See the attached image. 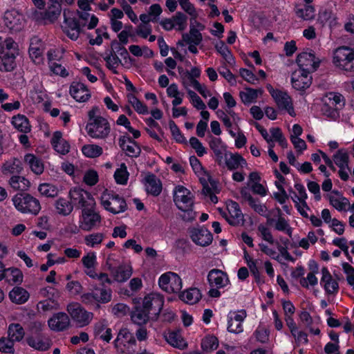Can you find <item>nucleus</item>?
Wrapping results in <instances>:
<instances>
[{"mask_svg":"<svg viewBox=\"0 0 354 354\" xmlns=\"http://www.w3.org/2000/svg\"><path fill=\"white\" fill-rule=\"evenodd\" d=\"M257 236L270 245H273L275 243L271 230L268 226L264 224H260L258 225Z\"/></svg>","mask_w":354,"mask_h":354,"instance_id":"obj_59","label":"nucleus"},{"mask_svg":"<svg viewBox=\"0 0 354 354\" xmlns=\"http://www.w3.org/2000/svg\"><path fill=\"white\" fill-rule=\"evenodd\" d=\"M71 95L79 102H85L88 101L91 93L88 87L81 82H73L70 86Z\"/></svg>","mask_w":354,"mask_h":354,"instance_id":"obj_29","label":"nucleus"},{"mask_svg":"<svg viewBox=\"0 0 354 354\" xmlns=\"http://www.w3.org/2000/svg\"><path fill=\"white\" fill-rule=\"evenodd\" d=\"M28 96L32 103L39 104L45 100L46 93L44 91L43 86L39 83H37L30 90Z\"/></svg>","mask_w":354,"mask_h":354,"instance_id":"obj_50","label":"nucleus"},{"mask_svg":"<svg viewBox=\"0 0 354 354\" xmlns=\"http://www.w3.org/2000/svg\"><path fill=\"white\" fill-rule=\"evenodd\" d=\"M328 198L330 204L339 212L346 210L349 205L348 199L337 191L330 192L328 195Z\"/></svg>","mask_w":354,"mask_h":354,"instance_id":"obj_40","label":"nucleus"},{"mask_svg":"<svg viewBox=\"0 0 354 354\" xmlns=\"http://www.w3.org/2000/svg\"><path fill=\"white\" fill-rule=\"evenodd\" d=\"M223 161L230 170L242 169L248 166L246 160L238 153L227 151L223 156Z\"/></svg>","mask_w":354,"mask_h":354,"instance_id":"obj_32","label":"nucleus"},{"mask_svg":"<svg viewBox=\"0 0 354 354\" xmlns=\"http://www.w3.org/2000/svg\"><path fill=\"white\" fill-rule=\"evenodd\" d=\"M39 194L45 197L54 198L59 194L57 187L51 183H41L38 187Z\"/></svg>","mask_w":354,"mask_h":354,"instance_id":"obj_60","label":"nucleus"},{"mask_svg":"<svg viewBox=\"0 0 354 354\" xmlns=\"http://www.w3.org/2000/svg\"><path fill=\"white\" fill-rule=\"evenodd\" d=\"M158 284L162 290L168 293L178 292L183 287L181 278L178 274L172 272L161 274L158 279Z\"/></svg>","mask_w":354,"mask_h":354,"instance_id":"obj_14","label":"nucleus"},{"mask_svg":"<svg viewBox=\"0 0 354 354\" xmlns=\"http://www.w3.org/2000/svg\"><path fill=\"white\" fill-rule=\"evenodd\" d=\"M209 145L215 155L216 162L219 165H222L223 163V156L227 151L225 145L220 138L211 137Z\"/></svg>","mask_w":354,"mask_h":354,"instance_id":"obj_37","label":"nucleus"},{"mask_svg":"<svg viewBox=\"0 0 354 354\" xmlns=\"http://www.w3.org/2000/svg\"><path fill=\"white\" fill-rule=\"evenodd\" d=\"M64 1L48 0L47 9L44 11L36 12L34 14L35 19L44 25L55 23L61 15L62 4Z\"/></svg>","mask_w":354,"mask_h":354,"instance_id":"obj_6","label":"nucleus"},{"mask_svg":"<svg viewBox=\"0 0 354 354\" xmlns=\"http://www.w3.org/2000/svg\"><path fill=\"white\" fill-rule=\"evenodd\" d=\"M120 146L129 156L136 157L140 154V147L129 137L124 136L121 138L120 140Z\"/></svg>","mask_w":354,"mask_h":354,"instance_id":"obj_41","label":"nucleus"},{"mask_svg":"<svg viewBox=\"0 0 354 354\" xmlns=\"http://www.w3.org/2000/svg\"><path fill=\"white\" fill-rule=\"evenodd\" d=\"M261 93L262 91L261 89L246 88L239 93V96L244 104H250L255 102Z\"/></svg>","mask_w":354,"mask_h":354,"instance_id":"obj_47","label":"nucleus"},{"mask_svg":"<svg viewBox=\"0 0 354 354\" xmlns=\"http://www.w3.org/2000/svg\"><path fill=\"white\" fill-rule=\"evenodd\" d=\"M27 344L35 350L45 351L51 346V340L43 334L35 335H28Z\"/></svg>","mask_w":354,"mask_h":354,"instance_id":"obj_30","label":"nucleus"},{"mask_svg":"<svg viewBox=\"0 0 354 354\" xmlns=\"http://www.w3.org/2000/svg\"><path fill=\"white\" fill-rule=\"evenodd\" d=\"M279 216L277 219H268V223L270 225H273L274 230L283 232L288 235L290 237L292 234V228L290 225L288 221L281 216V212L280 209H277Z\"/></svg>","mask_w":354,"mask_h":354,"instance_id":"obj_38","label":"nucleus"},{"mask_svg":"<svg viewBox=\"0 0 354 354\" xmlns=\"http://www.w3.org/2000/svg\"><path fill=\"white\" fill-rule=\"evenodd\" d=\"M95 335L101 339L109 342L111 338V330L104 322H98L95 326Z\"/></svg>","mask_w":354,"mask_h":354,"instance_id":"obj_57","label":"nucleus"},{"mask_svg":"<svg viewBox=\"0 0 354 354\" xmlns=\"http://www.w3.org/2000/svg\"><path fill=\"white\" fill-rule=\"evenodd\" d=\"M207 281L211 287L223 288L230 283V279L226 272L219 269H212L207 274Z\"/></svg>","mask_w":354,"mask_h":354,"instance_id":"obj_27","label":"nucleus"},{"mask_svg":"<svg viewBox=\"0 0 354 354\" xmlns=\"http://www.w3.org/2000/svg\"><path fill=\"white\" fill-rule=\"evenodd\" d=\"M44 49V44L39 37H33L31 38L28 53L33 62L37 64L42 62Z\"/></svg>","mask_w":354,"mask_h":354,"instance_id":"obj_31","label":"nucleus"},{"mask_svg":"<svg viewBox=\"0 0 354 354\" xmlns=\"http://www.w3.org/2000/svg\"><path fill=\"white\" fill-rule=\"evenodd\" d=\"M104 239L102 233H92L84 237L85 244L90 248H97Z\"/></svg>","mask_w":354,"mask_h":354,"instance_id":"obj_64","label":"nucleus"},{"mask_svg":"<svg viewBox=\"0 0 354 354\" xmlns=\"http://www.w3.org/2000/svg\"><path fill=\"white\" fill-rule=\"evenodd\" d=\"M164 304L163 297L158 293L152 292L143 299L142 308L155 319L160 313Z\"/></svg>","mask_w":354,"mask_h":354,"instance_id":"obj_16","label":"nucleus"},{"mask_svg":"<svg viewBox=\"0 0 354 354\" xmlns=\"http://www.w3.org/2000/svg\"><path fill=\"white\" fill-rule=\"evenodd\" d=\"M21 170V162L17 158H11L7 160L1 167V171L6 175L20 173Z\"/></svg>","mask_w":354,"mask_h":354,"instance_id":"obj_49","label":"nucleus"},{"mask_svg":"<svg viewBox=\"0 0 354 354\" xmlns=\"http://www.w3.org/2000/svg\"><path fill=\"white\" fill-rule=\"evenodd\" d=\"M10 300L17 304L26 303L29 297V292L21 287H15L9 293Z\"/></svg>","mask_w":354,"mask_h":354,"instance_id":"obj_45","label":"nucleus"},{"mask_svg":"<svg viewBox=\"0 0 354 354\" xmlns=\"http://www.w3.org/2000/svg\"><path fill=\"white\" fill-rule=\"evenodd\" d=\"M113 279L120 283L128 280L133 273V268L130 263H124L111 270Z\"/></svg>","mask_w":354,"mask_h":354,"instance_id":"obj_35","label":"nucleus"},{"mask_svg":"<svg viewBox=\"0 0 354 354\" xmlns=\"http://www.w3.org/2000/svg\"><path fill=\"white\" fill-rule=\"evenodd\" d=\"M84 273L91 278L96 277L95 269L97 266V256L94 252H88L82 258Z\"/></svg>","mask_w":354,"mask_h":354,"instance_id":"obj_33","label":"nucleus"},{"mask_svg":"<svg viewBox=\"0 0 354 354\" xmlns=\"http://www.w3.org/2000/svg\"><path fill=\"white\" fill-rule=\"evenodd\" d=\"M136 344V339L132 333L128 329L122 328L120 330L116 339L115 346L121 353H128L133 348Z\"/></svg>","mask_w":354,"mask_h":354,"instance_id":"obj_22","label":"nucleus"},{"mask_svg":"<svg viewBox=\"0 0 354 354\" xmlns=\"http://www.w3.org/2000/svg\"><path fill=\"white\" fill-rule=\"evenodd\" d=\"M189 162L194 171L200 178V180L203 183H206L207 180H209V176L204 170L199 160L195 156H192L189 158Z\"/></svg>","mask_w":354,"mask_h":354,"instance_id":"obj_52","label":"nucleus"},{"mask_svg":"<svg viewBox=\"0 0 354 354\" xmlns=\"http://www.w3.org/2000/svg\"><path fill=\"white\" fill-rule=\"evenodd\" d=\"M166 342L173 347L179 349L187 348V344L180 330H169L164 333Z\"/></svg>","mask_w":354,"mask_h":354,"instance_id":"obj_34","label":"nucleus"},{"mask_svg":"<svg viewBox=\"0 0 354 354\" xmlns=\"http://www.w3.org/2000/svg\"><path fill=\"white\" fill-rule=\"evenodd\" d=\"M55 209L57 212L63 216H67L73 211V205L64 198H59L56 201Z\"/></svg>","mask_w":354,"mask_h":354,"instance_id":"obj_62","label":"nucleus"},{"mask_svg":"<svg viewBox=\"0 0 354 354\" xmlns=\"http://www.w3.org/2000/svg\"><path fill=\"white\" fill-rule=\"evenodd\" d=\"M324 104L322 111L326 117L335 120L339 116L338 111L345 105L344 96L338 93H329L324 97Z\"/></svg>","mask_w":354,"mask_h":354,"instance_id":"obj_7","label":"nucleus"},{"mask_svg":"<svg viewBox=\"0 0 354 354\" xmlns=\"http://www.w3.org/2000/svg\"><path fill=\"white\" fill-rule=\"evenodd\" d=\"M174 201L178 208L183 212L181 215L186 221H192L196 218V212L193 211L194 195L182 185H178L174 190Z\"/></svg>","mask_w":354,"mask_h":354,"instance_id":"obj_3","label":"nucleus"},{"mask_svg":"<svg viewBox=\"0 0 354 354\" xmlns=\"http://www.w3.org/2000/svg\"><path fill=\"white\" fill-rule=\"evenodd\" d=\"M247 317L245 310H231L227 315V330L230 333H241L243 330V323Z\"/></svg>","mask_w":354,"mask_h":354,"instance_id":"obj_21","label":"nucleus"},{"mask_svg":"<svg viewBox=\"0 0 354 354\" xmlns=\"http://www.w3.org/2000/svg\"><path fill=\"white\" fill-rule=\"evenodd\" d=\"M101 222L100 214L94 210V207L82 209L79 221L80 227L84 231H90L97 227Z\"/></svg>","mask_w":354,"mask_h":354,"instance_id":"obj_18","label":"nucleus"},{"mask_svg":"<svg viewBox=\"0 0 354 354\" xmlns=\"http://www.w3.org/2000/svg\"><path fill=\"white\" fill-rule=\"evenodd\" d=\"M23 273L19 268L13 267L6 268L3 279H6L8 283L10 284H20L23 281Z\"/></svg>","mask_w":354,"mask_h":354,"instance_id":"obj_46","label":"nucleus"},{"mask_svg":"<svg viewBox=\"0 0 354 354\" xmlns=\"http://www.w3.org/2000/svg\"><path fill=\"white\" fill-rule=\"evenodd\" d=\"M296 63L298 69L313 73L319 67L321 59L313 50L307 49L298 54Z\"/></svg>","mask_w":354,"mask_h":354,"instance_id":"obj_10","label":"nucleus"},{"mask_svg":"<svg viewBox=\"0 0 354 354\" xmlns=\"http://www.w3.org/2000/svg\"><path fill=\"white\" fill-rule=\"evenodd\" d=\"M10 185L15 190L26 191L30 186V181L24 176H13L9 180Z\"/></svg>","mask_w":354,"mask_h":354,"instance_id":"obj_53","label":"nucleus"},{"mask_svg":"<svg viewBox=\"0 0 354 354\" xmlns=\"http://www.w3.org/2000/svg\"><path fill=\"white\" fill-rule=\"evenodd\" d=\"M79 18L81 25L88 29L94 28L98 24V18L93 14L87 12H80Z\"/></svg>","mask_w":354,"mask_h":354,"instance_id":"obj_51","label":"nucleus"},{"mask_svg":"<svg viewBox=\"0 0 354 354\" xmlns=\"http://www.w3.org/2000/svg\"><path fill=\"white\" fill-rule=\"evenodd\" d=\"M205 29V26L196 20H190L189 31L183 35L182 41L179 44L182 46L184 44H200L203 40V36L201 33Z\"/></svg>","mask_w":354,"mask_h":354,"instance_id":"obj_19","label":"nucleus"},{"mask_svg":"<svg viewBox=\"0 0 354 354\" xmlns=\"http://www.w3.org/2000/svg\"><path fill=\"white\" fill-rule=\"evenodd\" d=\"M83 154L90 158H95L100 156L103 153L102 148L95 144L85 145L82 148Z\"/></svg>","mask_w":354,"mask_h":354,"instance_id":"obj_58","label":"nucleus"},{"mask_svg":"<svg viewBox=\"0 0 354 354\" xmlns=\"http://www.w3.org/2000/svg\"><path fill=\"white\" fill-rule=\"evenodd\" d=\"M226 212L223 215L226 221L232 225H239L243 222V214L237 203L229 201L226 203Z\"/></svg>","mask_w":354,"mask_h":354,"instance_id":"obj_23","label":"nucleus"},{"mask_svg":"<svg viewBox=\"0 0 354 354\" xmlns=\"http://www.w3.org/2000/svg\"><path fill=\"white\" fill-rule=\"evenodd\" d=\"M187 17L183 13L178 12L171 18L162 19L160 24L165 30L169 31L174 29L183 31L187 28Z\"/></svg>","mask_w":354,"mask_h":354,"instance_id":"obj_24","label":"nucleus"},{"mask_svg":"<svg viewBox=\"0 0 354 354\" xmlns=\"http://www.w3.org/2000/svg\"><path fill=\"white\" fill-rule=\"evenodd\" d=\"M312 73L296 69L291 75V84L292 87L299 91H304L312 84Z\"/></svg>","mask_w":354,"mask_h":354,"instance_id":"obj_20","label":"nucleus"},{"mask_svg":"<svg viewBox=\"0 0 354 354\" xmlns=\"http://www.w3.org/2000/svg\"><path fill=\"white\" fill-rule=\"evenodd\" d=\"M24 162L36 175H41L44 171V165L42 160L32 153L26 154Z\"/></svg>","mask_w":354,"mask_h":354,"instance_id":"obj_39","label":"nucleus"},{"mask_svg":"<svg viewBox=\"0 0 354 354\" xmlns=\"http://www.w3.org/2000/svg\"><path fill=\"white\" fill-rule=\"evenodd\" d=\"M69 198L73 205L79 208L86 209L95 206V199L91 193L79 187L70 189Z\"/></svg>","mask_w":354,"mask_h":354,"instance_id":"obj_11","label":"nucleus"},{"mask_svg":"<svg viewBox=\"0 0 354 354\" xmlns=\"http://www.w3.org/2000/svg\"><path fill=\"white\" fill-rule=\"evenodd\" d=\"M145 186L146 191L153 196L159 195L162 190L161 182L154 175H147L145 177Z\"/></svg>","mask_w":354,"mask_h":354,"instance_id":"obj_43","label":"nucleus"},{"mask_svg":"<svg viewBox=\"0 0 354 354\" xmlns=\"http://www.w3.org/2000/svg\"><path fill=\"white\" fill-rule=\"evenodd\" d=\"M51 144L54 149L60 154L64 155L69 151L70 145L62 138V134L59 131H56L53 133Z\"/></svg>","mask_w":354,"mask_h":354,"instance_id":"obj_42","label":"nucleus"},{"mask_svg":"<svg viewBox=\"0 0 354 354\" xmlns=\"http://www.w3.org/2000/svg\"><path fill=\"white\" fill-rule=\"evenodd\" d=\"M255 127L268 143L277 142L283 149L287 148V140L279 127H272L269 132L258 123L255 124Z\"/></svg>","mask_w":354,"mask_h":354,"instance_id":"obj_17","label":"nucleus"},{"mask_svg":"<svg viewBox=\"0 0 354 354\" xmlns=\"http://www.w3.org/2000/svg\"><path fill=\"white\" fill-rule=\"evenodd\" d=\"M69 317L65 313H55L48 320V325L50 330L63 331L70 326Z\"/></svg>","mask_w":354,"mask_h":354,"instance_id":"obj_28","label":"nucleus"},{"mask_svg":"<svg viewBox=\"0 0 354 354\" xmlns=\"http://www.w3.org/2000/svg\"><path fill=\"white\" fill-rule=\"evenodd\" d=\"M266 88L280 109L286 110L292 117L296 115L291 98L286 92L275 89L270 84Z\"/></svg>","mask_w":354,"mask_h":354,"instance_id":"obj_15","label":"nucleus"},{"mask_svg":"<svg viewBox=\"0 0 354 354\" xmlns=\"http://www.w3.org/2000/svg\"><path fill=\"white\" fill-rule=\"evenodd\" d=\"M100 203L106 211L113 214L123 212L127 209L124 199L107 189L101 194Z\"/></svg>","mask_w":354,"mask_h":354,"instance_id":"obj_8","label":"nucleus"},{"mask_svg":"<svg viewBox=\"0 0 354 354\" xmlns=\"http://www.w3.org/2000/svg\"><path fill=\"white\" fill-rule=\"evenodd\" d=\"M8 337L13 342H20L23 339L25 333L19 324H11L8 329Z\"/></svg>","mask_w":354,"mask_h":354,"instance_id":"obj_55","label":"nucleus"},{"mask_svg":"<svg viewBox=\"0 0 354 354\" xmlns=\"http://www.w3.org/2000/svg\"><path fill=\"white\" fill-rule=\"evenodd\" d=\"M3 20L5 25L10 30L15 32L22 30L25 24L24 15L16 10L6 12Z\"/></svg>","mask_w":354,"mask_h":354,"instance_id":"obj_25","label":"nucleus"},{"mask_svg":"<svg viewBox=\"0 0 354 354\" xmlns=\"http://www.w3.org/2000/svg\"><path fill=\"white\" fill-rule=\"evenodd\" d=\"M98 113L97 107H93L88 111V121L86 126V131L93 139H105L111 131L110 124L105 118Z\"/></svg>","mask_w":354,"mask_h":354,"instance_id":"obj_1","label":"nucleus"},{"mask_svg":"<svg viewBox=\"0 0 354 354\" xmlns=\"http://www.w3.org/2000/svg\"><path fill=\"white\" fill-rule=\"evenodd\" d=\"M190 237L192 241L201 247L209 245L213 240L211 232L203 227H194L190 230Z\"/></svg>","mask_w":354,"mask_h":354,"instance_id":"obj_26","label":"nucleus"},{"mask_svg":"<svg viewBox=\"0 0 354 354\" xmlns=\"http://www.w3.org/2000/svg\"><path fill=\"white\" fill-rule=\"evenodd\" d=\"M333 63L341 71L354 72V50L347 46L337 48L333 52Z\"/></svg>","mask_w":354,"mask_h":354,"instance_id":"obj_5","label":"nucleus"},{"mask_svg":"<svg viewBox=\"0 0 354 354\" xmlns=\"http://www.w3.org/2000/svg\"><path fill=\"white\" fill-rule=\"evenodd\" d=\"M11 123L15 129L24 133L30 131L31 126L28 119L24 115L17 114L12 118Z\"/></svg>","mask_w":354,"mask_h":354,"instance_id":"obj_44","label":"nucleus"},{"mask_svg":"<svg viewBox=\"0 0 354 354\" xmlns=\"http://www.w3.org/2000/svg\"><path fill=\"white\" fill-rule=\"evenodd\" d=\"M12 201L16 209L22 214L37 215L41 210L39 201L28 194H17Z\"/></svg>","mask_w":354,"mask_h":354,"instance_id":"obj_4","label":"nucleus"},{"mask_svg":"<svg viewBox=\"0 0 354 354\" xmlns=\"http://www.w3.org/2000/svg\"><path fill=\"white\" fill-rule=\"evenodd\" d=\"M322 279L320 283L328 294H336L339 290V285L336 280L333 279L330 272L326 268L322 269Z\"/></svg>","mask_w":354,"mask_h":354,"instance_id":"obj_36","label":"nucleus"},{"mask_svg":"<svg viewBox=\"0 0 354 354\" xmlns=\"http://www.w3.org/2000/svg\"><path fill=\"white\" fill-rule=\"evenodd\" d=\"M129 174L124 163L120 165L114 173L115 182L120 185H126L129 179Z\"/></svg>","mask_w":354,"mask_h":354,"instance_id":"obj_63","label":"nucleus"},{"mask_svg":"<svg viewBox=\"0 0 354 354\" xmlns=\"http://www.w3.org/2000/svg\"><path fill=\"white\" fill-rule=\"evenodd\" d=\"M66 310L71 319L80 327L89 324L93 318V314L87 311L79 303L72 302L67 306Z\"/></svg>","mask_w":354,"mask_h":354,"instance_id":"obj_12","label":"nucleus"},{"mask_svg":"<svg viewBox=\"0 0 354 354\" xmlns=\"http://www.w3.org/2000/svg\"><path fill=\"white\" fill-rule=\"evenodd\" d=\"M127 100L129 104L138 114L147 115L149 113L147 106L137 98L133 94H128Z\"/></svg>","mask_w":354,"mask_h":354,"instance_id":"obj_54","label":"nucleus"},{"mask_svg":"<svg viewBox=\"0 0 354 354\" xmlns=\"http://www.w3.org/2000/svg\"><path fill=\"white\" fill-rule=\"evenodd\" d=\"M111 290L103 287L95 286L91 292L81 295L82 301L86 305H96L99 307L101 304H106L111 300Z\"/></svg>","mask_w":354,"mask_h":354,"instance_id":"obj_9","label":"nucleus"},{"mask_svg":"<svg viewBox=\"0 0 354 354\" xmlns=\"http://www.w3.org/2000/svg\"><path fill=\"white\" fill-rule=\"evenodd\" d=\"M167 95L172 98L171 105H180L183 103L185 94L181 92L176 84H171L167 88Z\"/></svg>","mask_w":354,"mask_h":354,"instance_id":"obj_48","label":"nucleus"},{"mask_svg":"<svg viewBox=\"0 0 354 354\" xmlns=\"http://www.w3.org/2000/svg\"><path fill=\"white\" fill-rule=\"evenodd\" d=\"M201 297V294L198 288H189L183 292L181 295V299L187 304H194L197 303Z\"/></svg>","mask_w":354,"mask_h":354,"instance_id":"obj_56","label":"nucleus"},{"mask_svg":"<svg viewBox=\"0 0 354 354\" xmlns=\"http://www.w3.org/2000/svg\"><path fill=\"white\" fill-rule=\"evenodd\" d=\"M149 319H151V315L145 310L142 307L136 308L131 314L132 321L138 325L145 324Z\"/></svg>","mask_w":354,"mask_h":354,"instance_id":"obj_61","label":"nucleus"},{"mask_svg":"<svg viewBox=\"0 0 354 354\" xmlns=\"http://www.w3.org/2000/svg\"><path fill=\"white\" fill-rule=\"evenodd\" d=\"M64 21L62 28L64 34L71 40L76 41L80 34V25L77 21L75 14L70 10H64Z\"/></svg>","mask_w":354,"mask_h":354,"instance_id":"obj_13","label":"nucleus"},{"mask_svg":"<svg viewBox=\"0 0 354 354\" xmlns=\"http://www.w3.org/2000/svg\"><path fill=\"white\" fill-rule=\"evenodd\" d=\"M19 54L18 44L11 37L0 41V71L10 72L16 67V58Z\"/></svg>","mask_w":354,"mask_h":354,"instance_id":"obj_2","label":"nucleus"}]
</instances>
